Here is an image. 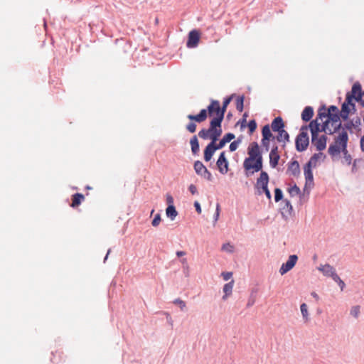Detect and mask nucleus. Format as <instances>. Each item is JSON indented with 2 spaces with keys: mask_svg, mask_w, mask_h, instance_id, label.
<instances>
[{
  "mask_svg": "<svg viewBox=\"0 0 364 364\" xmlns=\"http://www.w3.org/2000/svg\"><path fill=\"white\" fill-rule=\"evenodd\" d=\"M353 100L359 102L364 107V90L362 91L361 85L357 82L353 85L350 92H347L344 103L341 106L340 117L346 120L350 113H354L355 109Z\"/></svg>",
  "mask_w": 364,
  "mask_h": 364,
  "instance_id": "f257e3e1",
  "label": "nucleus"
},
{
  "mask_svg": "<svg viewBox=\"0 0 364 364\" xmlns=\"http://www.w3.org/2000/svg\"><path fill=\"white\" fill-rule=\"evenodd\" d=\"M248 157L244 160L243 167L250 174L262 169L263 159L259 146L257 142H252L247 148Z\"/></svg>",
  "mask_w": 364,
  "mask_h": 364,
  "instance_id": "f03ea898",
  "label": "nucleus"
},
{
  "mask_svg": "<svg viewBox=\"0 0 364 364\" xmlns=\"http://www.w3.org/2000/svg\"><path fill=\"white\" fill-rule=\"evenodd\" d=\"M208 114L211 120H218L222 122L224 118L223 112L221 111L220 102L218 100H212L210 104L208 106L207 109H203L198 114H188L187 118L191 121L201 123L206 120Z\"/></svg>",
  "mask_w": 364,
  "mask_h": 364,
  "instance_id": "7ed1b4c3",
  "label": "nucleus"
},
{
  "mask_svg": "<svg viewBox=\"0 0 364 364\" xmlns=\"http://www.w3.org/2000/svg\"><path fill=\"white\" fill-rule=\"evenodd\" d=\"M311 133V143L316 146V149L319 151H323L326 147L327 136L326 135H321L318 136L319 132H325L328 134H332V129L328 127V123L325 125H321L318 122V119L311 121L309 125Z\"/></svg>",
  "mask_w": 364,
  "mask_h": 364,
  "instance_id": "20e7f679",
  "label": "nucleus"
},
{
  "mask_svg": "<svg viewBox=\"0 0 364 364\" xmlns=\"http://www.w3.org/2000/svg\"><path fill=\"white\" fill-rule=\"evenodd\" d=\"M336 132L334 136V142L331 144L328 147V154L331 156L338 155L341 150H346L347 149V144L348 141V134L347 131L342 128Z\"/></svg>",
  "mask_w": 364,
  "mask_h": 364,
  "instance_id": "39448f33",
  "label": "nucleus"
},
{
  "mask_svg": "<svg viewBox=\"0 0 364 364\" xmlns=\"http://www.w3.org/2000/svg\"><path fill=\"white\" fill-rule=\"evenodd\" d=\"M221 124L218 120H210L209 128L201 129L198 134V136L203 139H209L211 142L215 143L223 132Z\"/></svg>",
  "mask_w": 364,
  "mask_h": 364,
  "instance_id": "423d86ee",
  "label": "nucleus"
},
{
  "mask_svg": "<svg viewBox=\"0 0 364 364\" xmlns=\"http://www.w3.org/2000/svg\"><path fill=\"white\" fill-rule=\"evenodd\" d=\"M296 149L299 151L306 150L309 144L308 136V127L303 126L301 128L299 134L296 138Z\"/></svg>",
  "mask_w": 364,
  "mask_h": 364,
  "instance_id": "0eeeda50",
  "label": "nucleus"
},
{
  "mask_svg": "<svg viewBox=\"0 0 364 364\" xmlns=\"http://www.w3.org/2000/svg\"><path fill=\"white\" fill-rule=\"evenodd\" d=\"M318 115L319 116V117L321 119H322L323 117L326 118V119L323 122V125H325V124L327 122L328 123V127L329 128V124L330 123L331 124V126L333 127V129H331L333 133L336 132V131L338 129L341 128V121H340V117L336 113H335V114H333V113H326V112L321 113V112H319Z\"/></svg>",
  "mask_w": 364,
  "mask_h": 364,
  "instance_id": "6e6552de",
  "label": "nucleus"
},
{
  "mask_svg": "<svg viewBox=\"0 0 364 364\" xmlns=\"http://www.w3.org/2000/svg\"><path fill=\"white\" fill-rule=\"evenodd\" d=\"M194 170L198 175L203 176L208 181L212 180V174L200 161L194 163Z\"/></svg>",
  "mask_w": 364,
  "mask_h": 364,
  "instance_id": "1a4fd4ad",
  "label": "nucleus"
},
{
  "mask_svg": "<svg viewBox=\"0 0 364 364\" xmlns=\"http://www.w3.org/2000/svg\"><path fill=\"white\" fill-rule=\"evenodd\" d=\"M269 179L268 173L265 171H261L259 177L257 179L255 185L259 194H262V191L267 188Z\"/></svg>",
  "mask_w": 364,
  "mask_h": 364,
  "instance_id": "9d476101",
  "label": "nucleus"
},
{
  "mask_svg": "<svg viewBox=\"0 0 364 364\" xmlns=\"http://www.w3.org/2000/svg\"><path fill=\"white\" fill-rule=\"evenodd\" d=\"M298 260V257L296 255H292L289 257L287 262L284 263L279 269V273L282 275L285 274L290 271L296 264Z\"/></svg>",
  "mask_w": 364,
  "mask_h": 364,
  "instance_id": "9b49d317",
  "label": "nucleus"
},
{
  "mask_svg": "<svg viewBox=\"0 0 364 364\" xmlns=\"http://www.w3.org/2000/svg\"><path fill=\"white\" fill-rule=\"evenodd\" d=\"M200 33L198 30H192L189 32L186 46L188 48H195L198 45Z\"/></svg>",
  "mask_w": 364,
  "mask_h": 364,
  "instance_id": "f8f14e48",
  "label": "nucleus"
},
{
  "mask_svg": "<svg viewBox=\"0 0 364 364\" xmlns=\"http://www.w3.org/2000/svg\"><path fill=\"white\" fill-rule=\"evenodd\" d=\"M217 166L219 171L222 174H225L228 171V161L225 158V152H222L217 161Z\"/></svg>",
  "mask_w": 364,
  "mask_h": 364,
  "instance_id": "ddd939ff",
  "label": "nucleus"
},
{
  "mask_svg": "<svg viewBox=\"0 0 364 364\" xmlns=\"http://www.w3.org/2000/svg\"><path fill=\"white\" fill-rule=\"evenodd\" d=\"M318 269L321 272L324 276L331 277L333 279H334V275H338L336 272V269L328 264L320 265Z\"/></svg>",
  "mask_w": 364,
  "mask_h": 364,
  "instance_id": "4468645a",
  "label": "nucleus"
},
{
  "mask_svg": "<svg viewBox=\"0 0 364 364\" xmlns=\"http://www.w3.org/2000/svg\"><path fill=\"white\" fill-rule=\"evenodd\" d=\"M287 173L293 176H298L300 173L299 164L294 160L289 163L287 168Z\"/></svg>",
  "mask_w": 364,
  "mask_h": 364,
  "instance_id": "2eb2a0df",
  "label": "nucleus"
},
{
  "mask_svg": "<svg viewBox=\"0 0 364 364\" xmlns=\"http://www.w3.org/2000/svg\"><path fill=\"white\" fill-rule=\"evenodd\" d=\"M215 151L216 149L215 148V142H210L208 144L204 150L205 161H209L212 159Z\"/></svg>",
  "mask_w": 364,
  "mask_h": 364,
  "instance_id": "dca6fc26",
  "label": "nucleus"
},
{
  "mask_svg": "<svg viewBox=\"0 0 364 364\" xmlns=\"http://www.w3.org/2000/svg\"><path fill=\"white\" fill-rule=\"evenodd\" d=\"M284 123L283 119L280 117H277L274 119L271 124V128L274 132H279L284 129Z\"/></svg>",
  "mask_w": 364,
  "mask_h": 364,
  "instance_id": "f3484780",
  "label": "nucleus"
},
{
  "mask_svg": "<svg viewBox=\"0 0 364 364\" xmlns=\"http://www.w3.org/2000/svg\"><path fill=\"white\" fill-rule=\"evenodd\" d=\"M325 158V156L323 155V153L321 152H318V153H316V154H314L310 159V160L309 161V162L307 163V164L313 166V167H316L318 164V161H320V160H323Z\"/></svg>",
  "mask_w": 364,
  "mask_h": 364,
  "instance_id": "a211bd4d",
  "label": "nucleus"
},
{
  "mask_svg": "<svg viewBox=\"0 0 364 364\" xmlns=\"http://www.w3.org/2000/svg\"><path fill=\"white\" fill-rule=\"evenodd\" d=\"M85 196L82 193H75L73 195L72 197V203L70 204V206L72 208H77L78 207L80 203L84 200Z\"/></svg>",
  "mask_w": 364,
  "mask_h": 364,
  "instance_id": "6ab92c4d",
  "label": "nucleus"
},
{
  "mask_svg": "<svg viewBox=\"0 0 364 364\" xmlns=\"http://www.w3.org/2000/svg\"><path fill=\"white\" fill-rule=\"evenodd\" d=\"M234 286V280L225 284L223 287L224 295L223 296V300H226L227 298L232 294V289Z\"/></svg>",
  "mask_w": 364,
  "mask_h": 364,
  "instance_id": "aec40b11",
  "label": "nucleus"
},
{
  "mask_svg": "<svg viewBox=\"0 0 364 364\" xmlns=\"http://www.w3.org/2000/svg\"><path fill=\"white\" fill-rule=\"evenodd\" d=\"M311 167H312L311 166L306 164L304 168V172L306 184L311 183L313 182L314 177H313V173L311 171Z\"/></svg>",
  "mask_w": 364,
  "mask_h": 364,
  "instance_id": "412c9836",
  "label": "nucleus"
},
{
  "mask_svg": "<svg viewBox=\"0 0 364 364\" xmlns=\"http://www.w3.org/2000/svg\"><path fill=\"white\" fill-rule=\"evenodd\" d=\"M314 115V109L311 107H306L301 113V119L305 121H309Z\"/></svg>",
  "mask_w": 364,
  "mask_h": 364,
  "instance_id": "4be33fe9",
  "label": "nucleus"
},
{
  "mask_svg": "<svg viewBox=\"0 0 364 364\" xmlns=\"http://www.w3.org/2000/svg\"><path fill=\"white\" fill-rule=\"evenodd\" d=\"M278 135L277 136V140L279 142H283V146H285V144L289 141V135L287 131L282 129L281 131L277 132Z\"/></svg>",
  "mask_w": 364,
  "mask_h": 364,
  "instance_id": "5701e85b",
  "label": "nucleus"
},
{
  "mask_svg": "<svg viewBox=\"0 0 364 364\" xmlns=\"http://www.w3.org/2000/svg\"><path fill=\"white\" fill-rule=\"evenodd\" d=\"M262 139H264V140H270L271 138H274L268 124L263 127L262 129Z\"/></svg>",
  "mask_w": 364,
  "mask_h": 364,
  "instance_id": "b1692460",
  "label": "nucleus"
},
{
  "mask_svg": "<svg viewBox=\"0 0 364 364\" xmlns=\"http://www.w3.org/2000/svg\"><path fill=\"white\" fill-rule=\"evenodd\" d=\"M280 156L279 154H269V164L272 168H276L278 165Z\"/></svg>",
  "mask_w": 364,
  "mask_h": 364,
  "instance_id": "393cba45",
  "label": "nucleus"
},
{
  "mask_svg": "<svg viewBox=\"0 0 364 364\" xmlns=\"http://www.w3.org/2000/svg\"><path fill=\"white\" fill-rule=\"evenodd\" d=\"M192 152L196 154L199 151V143L196 136H193L190 141Z\"/></svg>",
  "mask_w": 364,
  "mask_h": 364,
  "instance_id": "a878e982",
  "label": "nucleus"
},
{
  "mask_svg": "<svg viewBox=\"0 0 364 364\" xmlns=\"http://www.w3.org/2000/svg\"><path fill=\"white\" fill-rule=\"evenodd\" d=\"M166 215L170 218L171 220L175 219L177 216L178 213L174 207V205H168L166 210Z\"/></svg>",
  "mask_w": 364,
  "mask_h": 364,
  "instance_id": "bb28decb",
  "label": "nucleus"
},
{
  "mask_svg": "<svg viewBox=\"0 0 364 364\" xmlns=\"http://www.w3.org/2000/svg\"><path fill=\"white\" fill-rule=\"evenodd\" d=\"M301 312L303 316V318L305 321H309V311H308V306L305 303H303L300 306Z\"/></svg>",
  "mask_w": 364,
  "mask_h": 364,
  "instance_id": "cd10ccee",
  "label": "nucleus"
},
{
  "mask_svg": "<svg viewBox=\"0 0 364 364\" xmlns=\"http://www.w3.org/2000/svg\"><path fill=\"white\" fill-rule=\"evenodd\" d=\"M244 97L240 96L237 98L236 100V109L240 112H242L244 107Z\"/></svg>",
  "mask_w": 364,
  "mask_h": 364,
  "instance_id": "c85d7f7f",
  "label": "nucleus"
},
{
  "mask_svg": "<svg viewBox=\"0 0 364 364\" xmlns=\"http://www.w3.org/2000/svg\"><path fill=\"white\" fill-rule=\"evenodd\" d=\"M288 192L291 196H298L300 193V188L296 185H294L288 189Z\"/></svg>",
  "mask_w": 364,
  "mask_h": 364,
  "instance_id": "c756f323",
  "label": "nucleus"
},
{
  "mask_svg": "<svg viewBox=\"0 0 364 364\" xmlns=\"http://www.w3.org/2000/svg\"><path fill=\"white\" fill-rule=\"evenodd\" d=\"M231 100H232V97H229L225 98V100L223 101V106L220 107L221 111L223 112V115L225 114L227 107H228V105L230 104Z\"/></svg>",
  "mask_w": 364,
  "mask_h": 364,
  "instance_id": "7c9ffc66",
  "label": "nucleus"
},
{
  "mask_svg": "<svg viewBox=\"0 0 364 364\" xmlns=\"http://www.w3.org/2000/svg\"><path fill=\"white\" fill-rule=\"evenodd\" d=\"M341 152L343 154L345 161L347 162L348 165H350L351 164L352 158L350 154L348 153L347 149H346V150H341Z\"/></svg>",
  "mask_w": 364,
  "mask_h": 364,
  "instance_id": "2f4dec72",
  "label": "nucleus"
},
{
  "mask_svg": "<svg viewBox=\"0 0 364 364\" xmlns=\"http://www.w3.org/2000/svg\"><path fill=\"white\" fill-rule=\"evenodd\" d=\"M283 197V194H282V191L280 188H276L274 190V200L276 202H278L280 200H282Z\"/></svg>",
  "mask_w": 364,
  "mask_h": 364,
  "instance_id": "473e14b6",
  "label": "nucleus"
},
{
  "mask_svg": "<svg viewBox=\"0 0 364 364\" xmlns=\"http://www.w3.org/2000/svg\"><path fill=\"white\" fill-rule=\"evenodd\" d=\"M195 121H192L189 124H187L186 126V129L190 132V133H194L196 131V123L194 122Z\"/></svg>",
  "mask_w": 364,
  "mask_h": 364,
  "instance_id": "72a5a7b5",
  "label": "nucleus"
},
{
  "mask_svg": "<svg viewBox=\"0 0 364 364\" xmlns=\"http://www.w3.org/2000/svg\"><path fill=\"white\" fill-rule=\"evenodd\" d=\"M173 304L178 305L181 310L185 309V308L186 307V302L181 300V299H176L173 301Z\"/></svg>",
  "mask_w": 364,
  "mask_h": 364,
  "instance_id": "f704fd0d",
  "label": "nucleus"
},
{
  "mask_svg": "<svg viewBox=\"0 0 364 364\" xmlns=\"http://www.w3.org/2000/svg\"><path fill=\"white\" fill-rule=\"evenodd\" d=\"M247 126L250 130V133L252 134L255 131L257 128V123L255 120H250Z\"/></svg>",
  "mask_w": 364,
  "mask_h": 364,
  "instance_id": "c9c22d12",
  "label": "nucleus"
},
{
  "mask_svg": "<svg viewBox=\"0 0 364 364\" xmlns=\"http://www.w3.org/2000/svg\"><path fill=\"white\" fill-rule=\"evenodd\" d=\"M336 282L338 283V284L339 285V287H341V291L343 290L344 287H345V283L341 279V278L338 276V275H334V279H333Z\"/></svg>",
  "mask_w": 364,
  "mask_h": 364,
  "instance_id": "e433bc0d",
  "label": "nucleus"
},
{
  "mask_svg": "<svg viewBox=\"0 0 364 364\" xmlns=\"http://www.w3.org/2000/svg\"><path fill=\"white\" fill-rule=\"evenodd\" d=\"M161 220L160 214H156L154 218L153 219L151 224L154 227H157L160 224Z\"/></svg>",
  "mask_w": 364,
  "mask_h": 364,
  "instance_id": "4c0bfd02",
  "label": "nucleus"
},
{
  "mask_svg": "<svg viewBox=\"0 0 364 364\" xmlns=\"http://www.w3.org/2000/svg\"><path fill=\"white\" fill-rule=\"evenodd\" d=\"M235 136L232 133H228L226 134L223 137V139L226 142L228 143L233 139H235Z\"/></svg>",
  "mask_w": 364,
  "mask_h": 364,
  "instance_id": "58836bf2",
  "label": "nucleus"
},
{
  "mask_svg": "<svg viewBox=\"0 0 364 364\" xmlns=\"http://www.w3.org/2000/svg\"><path fill=\"white\" fill-rule=\"evenodd\" d=\"M360 314V307L358 306H353L350 310V314L354 317H358Z\"/></svg>",
  "mask_w": 364,
  "mask_h": 364,
  "instance_id": "ea45409f",
  "label": "nucleus"
},
{
  "mask_svg": "<svg viewBox=\"0 0 364 364\" xmlns=\"http://www.w3.org/2000/svg\"><path fill=\"white\" fill-rule=\"evenodd\" d=\"M240 143V141H239V140H237V141H232V142L230 144V146H229V148H230V151H235V150L237 149V147H238V146H239Z\"/></svg>",
  "mask_w": 364,
  "mask_h": 364,
  "instance_id": "a19ab883",
  "label": "nucleus"
},
{
  "mask_svg": "<svg viewBox=\"0 0 364 364\" xmlns=\"http://www.w3.org/2000/svg\"><path fill=\"white\" fill-rule=\"evenodd\" d=\"M222 249L223 250H225V251H227V252H233L234 247L230 244L227 243V244H225V245H223Z\"/></svg>",
  "mask_w": 364,
  "mask_h": 364,
  "instance_id": "79ce46f5",
  "label": "nucleus"
},
{
  "mask_svg": "<svg viewBox=\"0 0 364 364\" xmlns=\"http://www.w3.org/2000/svg\"><path fill=\"white\" fill-rule=\"evenodd\" d=\"M221 275L225 281H228L232 277V273L230 272H223Z\"/></svg>",
  "mask_w": 364,
  "mask_h": 364,
  "instance_id": "37998d69",
  "label": "nucleus"
},
{
  "mask_svg": "<svg viewBox=\"0 0 364 364\" xmlns=\"http://www.w3.org/2000/svg\"><path fill=\"white\" fill-rule=\"evenodd\" d=\"M226 142L222 139L218 144L215 143V148L216 150L222 149L225 145Z\"/></svg>",
  "mask_w": 364,
  "mask_h": 364,
  "instance_id": "c03bdc74",
  "label": "nucleus"
},
{
  "mask_svg": "<svg viewBox=\"0 0 364 364\" xmlns=\"http://www.w3.org/2000/svg\"><path fill=\"white\" fill-rule=\"evenodd\" d=\"M269 141L270 140H264V139H262V144L266 149L267 151H268L269 148Z\"/></svg>",
  "mask_w": 364,
  "mask_h": 364,
  "instance_id": "a18cd8bd",
  "label": "nucleus"
},
{
  "mask_svg": "<svg viewBox=\"0 0 364 364\" xmlns=\"http://www.w3.org/2000/svg\"><path fill=\"white\" fill-rule=\"evenodd\" d=\"M189 191L193 194H196L197 193V188L195 185L191 184L188 187Z\"/></svg>",
  "mask_w": 364,
  "mask_h": 364,
  "instance_id": "49530a36",
  "label": "nucleus"
},
{
  "mask_svg": "<svg viewBox=\"0 0 364 364\" xmlns=\"http://www.w3.org/2000/svg\"><path fill=\"white\" fill-rule=\"evenodd\" d=\"M166 202L168 204V205H173V198L169 194L166 195Z\"/></svg>",
  "mask_w": 364,
  "mask_h": 364,
  "instance_id": "de8ad7c7",
  "label": "nucleus"
},
{
  "mask_svg": "<svg viewBox=\"0 0 364 364\" xmlns=\"http://www.w3.org/2000/svg\"><path fill=\"white\" fill-rule=\"evenodd\" d=\"M194 206L196 208V210L197 211V213L198 214H200L201 213V208H200V203L198 201H196L194 203Z\"/></svg>",
  "mask_w": 364,
  "mask_h": 364,
  "instance_id": "09e8293b",
  "label": "nucleus"
},
{
  "mask_svg": "<svg viewBox=\"0 0 364 364\" xmlns=\"http://www.w3.org/2000/svg\"><path fill=\"white\" fill-rule=\"evenodd\" d=\"M265 193V195H266L267 198L269 200H270V199H271L272 196H271V193H270V191H269V189H268V187H267L266 189H264V190H262V193Z\"/></svg>",
  "mask_w": 364,
  "mask_h": 364,
  "instance_id": "8fccbe9b",
  "label": "nucleus"
},
{
  "mask_svg": "<svg viewBox=\"0 0 364 364\" xmlns=\"http://www.w3.org/2000/svg\"><path fill=\"white\" fill-rule=\"evenodd\" d=\"M337 111L338 108L336 106L332 105L328 108L327 113H332V112H336Z\"/></svg>",
  "mask_w": 364,
  "mask_h": 364,
  "instance_id": "3c124183",
  "label": "nucleus"
},
{
  "mask_svg": "<svg viewBox=\"0 0 364 364\" xmlns=\"http://www.w3.org/2000/svg\"><path fill=\"white\" fill-rule=\"evenodd\" d=\"M269 154H279L278 146H273Z\"/></svg>",
  "mask_w": 364,
  "mask_h": 364,
  "instance_id": "603ef678",
  "label": "nucleus"
},
{
  "mask_svg": "<svg viewBox=\"0 0 364 364\" xmlns=\"http://www.w3.org/2000/svg\"><path fill=\"white\" fill-rule=\"evenodd\" d=\"M255 304V299H250L247 304V306L248 307L252 306L253 304Z\"/></svg>",
  "mask_w": 364,
  "mask_h": 364,
  "instance_id": "864d4df0",
  "label": "nucleus"
},
{
  "mask_svg": "<svg viewBox=\"0 0 364 364\" xmlns=\"http://www.w3.org/2000/svg\"><path fill=\"white\" fill-rule=\"evenodd\" d=\"M219 212H220V208H219V205H217V209H216V213H215V220H218V217H219Z\"/></svg>",
  "mask_w": 364,
  "mask_h": 364,
  "instance_id": "5fc2aeb1",
  "label": "nucleus"
},
{
  "mask_svg": "<svg viewBox=\"0 0 364 364\" xmlns=\"http://www.w3.org/2000/svg\"><path fill=\"white\" fill-rule=\"evenodd\" d=\"M185 255H186V252L183 251H177L176 252V255L178 257H182V256H184Z\"/></svg>",
  "mask_w": 364,
  "mask_h": 364,
  "instance_id": "6e6d98bb",
  "label": "nucleus"
},
{
  "mask_svg": "<svg viewBox=\"0 0 364 364\" xmlns=\"http://www.w3.org/2000/svg\"><path fill=\"white\" fill-rule=\"evenodd\" d=\"M311 296H313L316 300H317V301H318V300L319 299V296H318V295L316 292L313 291V292H311Z\"/></svg>",
  "mask_w": 364,
  "mask_h": 364,
  "instance_id": "4d7b16f0",
  "label": "nucleus"
},
{
  "mask_svg": "<svg viewBox=\"0 0 364 364\" xmlns=\"http://www.w3.org/2000/svg\"><path fill=\"white\" fill-rule=\"evenodd\" d=\"M352 125H353L352 122H350V123H348L347 124H346V127L347 129H351Z\"/></svg>",
  "mask_w": 364,
  "mask_h": 364,
  "instance_id": "13d9d810",
  "label": "nucleus"
},
{
  "mask_svg": "<svg viewBox=\"0 0 364 364\" xmlns=\"http://www.w3.org/2000/svg\"><path fill=\"white\" fill-rule=\"evenodd\" d=\"M109 252H110V250H108V252L105 257V260H106L107 259V257H108V255L109 254Z\"/></svg>",
  "mask_w": 364,
  "mask_h": 364,
  "instance_id": "bf43d9fd",
  "label": "nucleus"
},
{
  "mask_svg": "<svg viewBox=\"0 0 364 364\" xmlns=\"http://www.w3.org/2000/svg\"><path fill=\"white\" fill-rule=\"evenodd\" d=\"M181 262H182L183 264L186 263V262H187L186 259V258L183 259L181 260Z\"/></svg>",
  "mask_w": 364,
  "mask_h": 364,
  "instance_id": "052dcab7",
  "label": "nucleus"
}]
</instances>
